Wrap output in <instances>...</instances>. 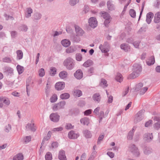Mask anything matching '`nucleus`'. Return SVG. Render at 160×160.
<instances>
[{
  "label": "nucleus",
  "mask_w": 160,
  "mask_h": 160,
  "mask_svg": "<svg viewBox=\"0 0 160 160\" xmlns=\"http://www.w3.org/2000/svg\"><path fill=\"white\" fill-rule=\"evenodd\" d=\"M50 120L54 122H58L60 119V116L57 113H52L49 116Z\"/></svg>",
  "instance_id": "423d86ee"
},
{
  "label": "nucleus",
  "mask_w": 160,
  "mask_h": 160,
  "mask_svg": "<svg viewBox=\"0 0 160 160\" xmlns=\"http://www.w3.org/2000/svg\"><path fill=\"white\" fill-rule=\"evenodd\" d=\"M23 156L21 153H18L13 158V160H23Z\"/></svg>",
  "instance_id": "a878e982"
},
{
  "label": "nucleus",
  "mask_w": 160,
  "mask_h": 160,
  "mask_svg": "<svg viewBox=\"0 0 160 160\" xmlns=\"http://www.w3.org/2000/svg\"><path fill=\"white\" fill-rule=\"evenodd\" d=\"M76 58L78 61H80L82 59V55L80 53H77L76 54Z\"/></svg>",
  "instance_id": "6e6d98bb"
},
{
  "label": "nucleus",
  "mask_w": 160,
  "mask_h": 160,
  "mask_svg": "<svg viewBox=\"0 0 160 160\" xmlns=\"http://www.w3.org/2000/svg\"><path fill=\"white\" fill-rule=\"evenodd\" d=\"M4 69L5 72H7L9 73H13V69L10 67H5L4 68Z\"/></svg>",
  "instance_id": "a18cd8bd"
},
{
  "label": "nucleus",
  "mask_w": 160,
  "mask_h": 160,
  "mask_svg": "<svg viewBox=\"0 0 160 160\" xmlns=\"http://www.w3.org/2000/svg\"><path fill=\"white\" fill-rule=\"evenodd\" d=\"M27 26L25 25H22L20 27V29L21 30L26 32L28 30Z\"/></svg>",
  "instance_id": "4d7b16f0"
},
{
  "label": "nucleus",
  "mask_w": 160,
  "mask_h": 160,
  "mask_svg": "<svg viewBox=\"0 0 160 160\" xmlns=\"http://www.w3.org/2000/svg\"><path fill=\"white\" fill-rule=\"evenodd\" d=\"M26 129L27 130H30L32 131L35 132L36 130V128L34 123H28L26 126Z\"/></svg>",
  "instance_id": "2eb2a0df"
},
{
  "label": "nucleus",
  "mask_w": 160,
  "mask_h": 160,
  "mask_svg": "<svg viewBox=\"0 0 160 160\" xmlns=\"http://www.w3.org/2000/svg\"><path fill=\"white\" fill-rule=\"evenodd\" d=\"M129 14L130 16L133 18H134L136 17V12L133 9H131L129 10Z\"/></svg>",
  "instance_id": "de8ad7c7"
},
{
  "label": "nucleus",
  "mask_w": 160,
  "mask_h": 160,
  "mask_svg": "<svg viewBox=\"0 0 160 160\" xmlns=\"http://www.w3.org/2000/svg\"><path fill=\"white\" fill-rule=\"evenodd\" d=\"M58 99L57 96L56 94H54L50 98V100L51 102L53 103L56 102Z\"/></svg>",
  "instance_id": "79ce46f5"
},
{
  "label": "nucleus",
  "mask_w": 160,
  "mask_h": 160,
  "mask_svg": "<svg viewBox=\"0 0 160 160\" xmlns=\"http://www.w3.org/2000/svg\"><path fill=\"white\" fill-rule=\"evenodd\" d=\"M11 129V126L10 124L6 126L5 129V131L7 132H9Z\"/></svg>",
  "instance_id": "603ef678"
},
{
  "label": "nucleus",
  "mask_w": 160,
  "mask_h": 160,
  "mask_svg": "<svg viewBox=\"0 0 160 160\" xmlns=\"http://www.w3.org/2000/svg\"><path fill=\"white\" fill-rule=\"evenodd\" d=\"M148 88L147 87H145L142 88V89H141L140 92V94H144L146 91L147 90Z\"/></svg>",
  "instance_id": "680f3d73"
},
{
  "label": "nucleus",
  "mask_w": 160,
  "mask_h": 160,
  "mask_svg": "<svg viewBox=\"0 0 160 160\" xmlns=\"http://www.w3.org/2000/svg\"><path fill=\"white\" fill-rule=\"evenodd\" d=\"M2 61L6 63H10L12 61L11 58L8 57H5L2 59Z\"/></svg>",
  "instance_id": "c03bdc74"
},
{
  "label": "nucleus",
  "mask_w": 160,
  "mask_h": 160,
  "mask_svg": "<svg viewBox=\"0 0 160 160\" xmlns=\"http://www.w3.org/2000/svg\"><path fill=\"white\" fill-rule=\"evenodd\" d=\"M145 2H143V3H142V8H141V12H140L139 20L140 19V18L141 17V16L142 14V12H143V9H144V7L145 6Z\"/></svg>",
  "instance_id": "bf43d9fd"
},
{
  "label": "nucleus",
  "mask_w": 160,
  "mask_h": 160,
  "mask_svg": "<svg viewBox=\"0 0 160 160\" xmlns=\"http://www.w3.org/2000/svg\"><path fill=\"white\" fill-rule=\"evenodd\" d=\"M142 70L141 66L139 64H135L133 66V72L128 78L129 79H134L138 77Z\"/></svg>",
  "instance_id": "f257e3e1"
},
{
  "label": "nucleus",
  "mask_w": 160,
  "mask_h": 160,
  "mask_svg": "<svg viewBox=\"0 0 160 160\" xmlns=\"http://www.w3.org/2000/svg\"><path fill=\"white\" fill-rule=\"evenodd\" d=\"M102 84L105 87H107L108 86V84H107V81L104 79H102L101 80V82L100 83V84L102 85Z\"/></svg>",
  "instance_id": "5fc2aeb1"
},
{
  "label": "nucleus",
  "mask_w": 160,
  "mask_h": 160,
  "mask_svg": "<svg viewBox=\"0 0 160 160\" xmlns=\"http://www.w3.org/2000/svg\"><path fill=\"white\" fill-rule=\"evenodd\" d=\"M121 48L125 52H127L130 50V47L129 45L127 43H122L120 45Z\"/></svg>",
  "instance_id": "f3484780"
},
{
  "label": "nucleus",
  "mask_w": 160,
  "mask_h": 160,
  "mask_svg": "<svg viewBox=\"0 0 160 160\" xmlns=\"http://www.w3.org/2000/svg\"><path fill=\"white\" fill-rule=\"evenodd\" d=\"M107 5L108 8L109 10H111L113 9L114 6L110 1H109L107 2Z\"/></svg>",
  "instance_id": "09e8293b"
},
{
  "label": "nucleus",
  "mask_w": 160,
  "mask_h": 160,
  "mask_svg": "<svg viewBox=\"0 0 160 160\" xmlns=\"http://www.w3.org/2000/svg\"><path fill=\"white\" fill-rule=\"evenodd\" d=\"M116 80L119 82H121L123 80V78L122 75L120 73H118L116 77Z\"/></svg>",
  "instance_id": "a19ab883"
},
{
  "label": "nucleus",
  "mask_w": 160,
  "mask_h": 160,
  "mask_svg": "<svg viewBox=\"0 0 160 160\" xmlns=\"http://www.w3.org/2000/svg\"><path fill=\"white\" fill-rule=\"evenodd\" d=\"M79 136L78 134L75 133L73 131H71L68 133V137L70 139H75L77 138Z\"/></svg>",
  "instance_id": "dca6fc26"
},
{
  "label": "nucleus",
  "mask_w": 160,
  "mask_h": 160,
  "mask_svg": "<svg viewBox=\"0 0 160 160\" xmlns=\"http://www.w3.org/2000/svg\"><path fill=\"white\" fill-rule=\"evenodd\" d=\"M0 100L1 102L4 103L7 105H9L10 103V101L9 98L6 97H0Z\"/></svg>",
  "instance_id": "a211bd4d"
},
{
  "label": "nucleus",
  "mask_w": 160,
  "mask_h": 160,
  "mask_svg": "<svg viewBox=\"0 0 160 160\" xmlns=\"http://www.w3.org/2000/svg\"><path fill=\"white\" fill-rule=\"evenodd\" d=\"M153 138L152 133H146L144 135V139L147 142H150Z\"/></svg>",
  "instance_id": "9b49d317"
},
{
  "label": "nucleus",
  "mask_w": 160,
  "mask_h": 160,
  "mask_svg": "<svg viewBox=\"0 0 160 160\" xmlns=\"http://www.w3.org/2000/svg\"><path fill=\"white\" fill-rule=\"evenodd\" d=\"M17 68L19 74L22 73L24 70V68L19 65H17Z\"/></svg>",
  "instance_id": "58836bf2"
},
{
  "label": "nucleus",
  "mask_w": 160,
  "mask_h": 160,
  "mask_svg": "<svg viewBox=\"0 0 160 160\" xmlns=\"http://www.w3.org/2000/svg\"><path fill=\"white\" fill-rule=\"evenodd\" d=\"M62 45L64 47H67L69 46L71 43L69 40L68 39L62 40L61 42Z\"/></svg>",
  "instance_id": "cd10ccee"
},
{
  "label": "nucleus",
  "mask_w": 160,
  "mask_h": 160,
  "mask_svg": "<svg viewBox=\"0 0 160 160\" xmlns=\"http://www.w3.org/2000/svg\"><path fill=\"white\" fill-rule=\"evenodd\" d=\"M109 46V44L108 42H104L103 45L100 44L99 46V48L100 49L102 52L107 53L108 50L107 47Z\"/></svg>",
  "instance_id": "6e6552de"
},
{
  "label": "nucleus",
  "mask_w": 160,
  "mask_h": 160,
  "mask_svg": "<svg viewBox=\"0 0 160 160\" xmlns=\"http://www.w3.org/2000/svg\"><path fill=\"white\" fill-rule=\"evenodd\" d=\"M73 94L75 96L80 97L82 95V93L80 90L74 89L73 90Z\"/></svg>",
  "instance_id": "bb28decb"
},
{
  "label": "nucleus",
  "mask_w": 160,
  "mask_h": 160,
  "mask_svg": "<svg viewBox=\"0 0 160 160\" xmlns=\"http://www.w3.org/2000/svg\"><path fill=\"white\" fill-rule=\"evenodd\" d=\"M78 2V0H69V3L70 5L74 6Z\"/></svg>",
  "instance_id": "3c124183"
},
{
  "label": "nucleus",
  "mask_w": 160,
  "mask_h": 160,
  "mask_svg": "<svg viewBox=\"0 0 160 160\" xmlns=\"http://www.w3.org/2000/svg\"><path fill=\"white\" fill-rule=\"evenodd\" d=\"M153 16V14L152 12H149L147 13V15L146 22L148 23L149 24L151 21V19Z\"/></svg>",
  "instance_id": "412c9836"
},
{
  "label": "nucleus",
  "mask_w": 160,
  "mask_h": 160,
  "mask_svg": "<svg viewBox=\"0 0 160 160\" xmlns=\"http://www.w3.org/2000/svg\"><path fill=\"white\" fill-rule=\"evenodd\" d=\"M147 64L150 66L154 64L155 62V59L154 56L151 57L147 61Z\"/></svg>",
  "instance_id": "c85d7f7f"
},
{
  "label": "nucleus",
  "mask_w": 160,
  "mask_h": 160,
  "mask_svg": "<svg viewBox=\"0 0 160 160\" xmlns=\"http://www.w3.org/2000/svg\"><path fill=\"white\" fill-rule=\"evenodd\" d=\"M104 137V134H102L99 136L98 138V141L97 142V143L98 144H100V141H102Z\"/></svg>",
  "instance_id": "e2e57ef3"
},
{
  "label": "nucleus",
  "mask_w": 160,
  "mask_h": 160,
  "mask_svg": "<svg viewBox=\"0 0 160 160\" xmlns=\"http://www.w3.org/2000/svg\"><path fill=\"white\" fill-rule=\"evenodd\" d=\"M39 75L41 77H43L45 75V72L43 68H42L40 69L39 71Z\"/></svg>",
  "instance_id": "864d4df0"
},
{
  "label": "nucleus",
  "mask_w": 160,
  "mask_h": 160,
  "mask_svg": "<svg viewBox=\"0 0 160 160\" xmlns=\"http://www.w3.org/2000/svg\"><path fill=\"white\" fill-rule=\"evenodd\" d=\"M58 157L60 160H67L65 152L63 150H61L59 152Z\"/></svg>",
  "instance_id": "4468645a"
},
{
  "label": "nucleus",
  "mask_w": 160,
  "mask_h": 160,
  "mask_svg": "<svg viewBox=\"0 0 160 160\" xmlns=\"http://www.w3.org/2000/svg\"><path fill=\"white\" fill-rule=\"evenodd\" d=\"M101 16L105 19H111V17L109 14L107 12H101Z\"/></svg>",
  "instance_id": "c9c22d12"
},
{
  "label": "nucleus",
  "mask_w": 160,
  "mask_h": 160,
  "mask_svg": "<svg viewBox=\"0 0 160 160\" xmlns=\"http://www.w3.org/2000/svg\"><path fill=\"white\" fill-rule=\"evenodd\" d=\"M144 111L141 110L139 111L135 116V118L134 120V122L135 123H137L143 118V113Z\"/></svg>",
  "instance_id": "20e7f679"
},
{
  "label": "nucleus",
  "mask_w": 160,
  "mask_h": 160,
  "mask_svg": "<svg viewBox=\"0 0 160 160\" xmlns=\"http://www.w3.org/2000/svg\"><path fill=\"white\" fill-rule=\"evenodd\" d=\"M101 97L99 93H96L93 94L92 98L94 101L97 102H99L101 100Z\"/></svg>",
  "instance_id": "aec40b11"
},
{
  "label": "nucleus",
  "mask_w": 160,
  "mask_h": 160,
  "mask_svg": "<svg viewBox=\"0 0 160 160\" xmlns=\"http://www.w3.org/2000/svg\"><path fill=\"white\" fill-rule=\"evenodd\" d=\"M70 97V95L68 93H65L60 95V98L62 99H66Z\"/></svg>",
  "instance_id": "e433bc0d"
},
{
  "label": "nucleus",
  "mask_w": 160,
  "mask_h": 160,
  "mask_svg": "<svg viewBox=\"0 0 160 160\" xmlns=\"http://www.w3.org/2000/svg\"><path fill=\"white\" fill-rule=\"evenodd\" d=\"M143 86V84L142 83H139L136 86V90L138 91L141 89V88Z\"/></svg>",
  "instance_id": "8fccbe9b"
},
{
  "label": "nucleus",
  "mask_w": 160,
  "mask_h": 160,
  "mask_svg": "<svg viewBox=\"0 0 160 160\" xmlns=\"http://www.w3.org/2000/svg\"><path fill=\"white\" fill-rule=\"evenodd\" d=\"M65 86V83L63 82H58L55 85V88L58 91L63 89Z\"/></svg>",
  "instance_id": "1a4fd4ad"
},
{
  "label": "nucleus",
  "mask_w": 160,
  "mask_h": 160,
  "mask_svg": "<svg viewBox=\"0 0 160 160\" xmlns=\"http://www.w3.org/2000/svg\"><path fill=\"white\" fill-rule=\"evenodd\" d=\"M16 53L17 54V59L19 60L22 59L23 56V53L21 50H18L17 51Z\"/></svg>",
  "instance_id": "b1692460"
},
{
  "label": "nucleus",
  "mask_w": 160,
  "mask_h": 160,
  "mask_svg": "<svg viewBox=\"0 0 160 160\" xmlns=\"http://www.w3.org/2000/svg\"><path fill=\"white\" fill-rule=\"evenodd\" d=\"M75 30L77 35L78 36H82L84 33V31L78 26L76 25H74Z\"/></svg>",
  "instance_id": "ddd939ff"
},
{
  "label": "nucleus",
  "mask_w": 160,
  "mask_h": 160,
  "mask_svg": "<svg viewBox=\"0 0 160 160\" xmlns=\"http://www.w3.org/2000/svg\"><path fill=\"white\" fill-rule=\"evenodd\" d=\"M74 77L78 79H81L83 77V73L80 69L77 70L74 74Z\"/></svg>",
  "instance_id": "f8f14e48"
},
{
  "label": "nucleus",
  "mask_w": 160,
  "mask_h": 160,
  "mask_svg": "<svg viewBox=\"0 0 160 160\" xmlns=\"http://www.w3.org/2000/svg\"><path fill=\"white\" fill-rule=\"evenodd\" d=\"M57 69L54 67H51L50 68V73L51 76H54L56 73Z\"/></svg>",
  "instance_id": "f704fd0d"
},
{
  "label": "nucleus",
  "mask_w": 160,
  "mask_h": 160,
  "mask_svg": "<svg viewBox=\"0 0 160 160\" xmlns=\"http://www.w3.org/2000/svg\"><path fill=\"white\" fill-rule=\"evenodd\" d=\"M84 136L87 138H90L92 137V134L90 131L86 130L83 131Z\"/></svg>",
  "instance_id": "473e14b6"
},
{
  "label": "nucleus",
  "mask_w": 160,
  "mask_h": 160,
  "mask_svg": "<svg viewBox=\"0 0 160 160\" xmlns=\"http://www.w3.org/2000/svg\"><path fill=\"white\" fill-rule=\"evenodd\" d=\"M27 13L26 14V17L27 18H29L31 16V14L32 12V9L30 8H27L26 9Z\"/></svg>",
  "instance_id": "72a5a7b5"
},
{
  "label": "nucleus",
  "mask_w": 160,
  "mask_h": 160,
  "mask_svg": "<svg viewBox=\"0 0 160 160\" xmlns=\"http://www.w3.org/2000/svg\"><path fill=\"white\" fill-rule=\"evenodd\" d=\"M31 137L30 136H26L25 138L24 142L26 143L28 142L31 141Z\"/></svg>",
  "instance_id": "13d9d810"
},
{
  "label": "nucleus",
  "mask_w": 160,
  "mask_h": 160,
  "mask_svg": "<svg viewBox=\"0 0 160 160\" xmlns=\"http://www.w3.org/2000/svg\"><path fill=\"white\" fill-rule=\"evenodd\" d=\"M59 75L61 78L64 79L67 77L68 73L66 71H63L61 72Z\"/></svg>",
  "instance_id": "2f4dec72"
},
{
  "label": "nucleus",
  "mask_w": 160,
  "mask_h": 160,
  "mask_svg": "<svg viewBox=\"0 0 160 160\" xmlns=\"http://www.w3.org/2000/svg\"><path fill=\"white\" fill-rule=\"evenodd\" d=\"M74 49L71 47L67 48L66 50V52L68 53H72L74 52Z\"/></svg>",
  "instance_id": "052dcab7"
},
{
  "label": "nucleus",
  "mask_w": 160,
  "mask_h": 160,
  "mask_svg": "<svg viewBox=\"0 0 160 160\" xmlns=\"http://www.w3.org/2000/svg\"><path fill=\"white\" fill-rule=\"evenodd\" d=\"M81 124L83 125H88L89 123V120L87 118H82L80 121Z\"/></svg>",
  "instance_id": "5701e85b"
},
{
  "label": "nucleus",
  "mask_w": 160,
  "mask_h": 160,
  "mask_svg": "<svg viewBox=\"0 0 160 160\" xmlns=\"http://www.w3.org/2000/svg\"><path fill=\"white\" fill-rule=\"evenodd\" d=\"M92 64V61L90 59H88L83 64V66L87 68L91 66Z\"/></svg>",
  "instance_id": "7c9ffc66"
},
{
  "label": "nucleus",
  "mask_w": 160,
  "mask_h": 160,
  "mask_svg": "<svg viewBox=\"0 0 160 160\" xmlns=\"http://www.w3.org/2000/svg\"><path fill=\"white\" fill-rule=\"evenodd\" d=\"M104 118V112L102 111H101L99 113L98 118H99V123H100L102 121V118Z\"/></svg>",
  "instance_id": "49530a36"
},
{
  "label": "nucleus",
  "mask_w": 160,
  "mask_h": 160,
  "mask_svg": "<svg viewBox=\"0 0 160 160\" xmlns=\"http://www.w3.org/2000/svg\"><path fill=\"white\" fill-rule=\"evenodd\" d=\"M73 126H72L70 123L67 124L65 126V128L67 129H70L73 128Z\"/></svg>",
  "instance_id": "0e129e2a"
},
{
  "label": "nucleus",
  "mask_w": 160,
  "mask_h": 160,
  "mask_svg": "<svg viewBox=\"0 0 160 160\" xmlns=\"http://www.w3.org/2000/svg\"><path fill=\"white\" fill-rule=\"evenodd\" d=\"M88 23L89 26L93 28H96L98 25L97 20L94 17H91L89 19Z\"/></svg>",
  "instance_id": "0eeeda50"
},
{
  "label": "nucleus",
  "mask_w": 160,
  "mask_h": 160,
  "mask_svg": "<svg viewBox=\"0 0 160 160\" xmlns=\"http://www.w3.org/2000/svg\"><path fill=\"white\" fill-rule=\"evenodd\" d=\"M42 17V15L40 13L38 12H35L33 16V20H37L40 19Z\"/></svg>",
  "instance_id": "4be33fe9"
},
{
  "label": "nucleus",
  "mask_w": 160,
  "mask_h": 160,
  "mask_svg": "<svg viewBox=\"0 0 160 160\" xmlns=\"http://www.w3.org/2000/svg\"><path fill=\"white\" fill-rule=\"evenodd\" d=\"M71 39L73 42H78L80 40V38L78 35L73 36L71 37Z\"/></svg>",
  "instance_id": "4c0bfd02"
},
{
  "label": "nucleus",
  "mask_w": 160,
  "mask_h": 160,
  "mask_svg": "<svg viewBox=\"0 0 160 160\" xmlns=\"http://www.w3.org/2000/svg\"><path fill=\"white\" fill-rule=\"evenodd\" d=\"M65 104V101H62L57 103L55 104L53 106L52 109L53 111H57L60 109L64 108Z\"/></svg>",
  "instance_id": "7ed1b4c3"
},
{
  "label": "nucleus",
  "mask_w": 160,
  "mask_h": 160,
  "mask_svg": "<svg viewBox=\"0 0 160 160\" xmlns=\"http://www.w3.org/2000/svg\"><path fill=\"white\" fill-rule=\"evenodd\" d=\"M134 127L132 128V130H131L128 133L127 136V138L128 140H132L133 138V134L135 130L134 129Z\"/></svg>",
  "instance_id": "393cba45"
},
{
  "label": "nucleus",
  "mask_w": 160,
  "mask_h": 160,
  "mask_svg": "<svg viewBox=\"0 0 160 160\" xmlns=\"http://www.w3.org/2000/svg\"><path fill=\"white\" fill-rule=\"evenodd\" d=\"M97 153L96 151H93L88 160H93L95 158Z\"/></svg>",
  "instance_id": "37998d69"
},
{
  "label": "nucleus",
  "mask_w": 160,
  "mask_h": 160,
  "mask_svg": "<svg viewBox=\"0 0 160 160\" xmlns=\"http://www.w3.org/2000/svg\"><path fill=\"white\" fill-rule=\"evenodd\" d=\"M144 154L146 155L150 154L152 152V149L148 147H146L143 149Z\"/></svg>",
  "instance_id": "6ab92c4d"
},
{
  "label": "nucleus",
  "mask_w": 160,
  "mask_h": 160,
  "mask_svg": "<svg viewBox=\"0 0 160 160\" xmlns=\"http://www.w3.org/2000/svg\"><path fill=\"white\" fill-rule=\"evenodd\" d=\"M154 22L156 23H158L160 22V12H158L155 14Z\"/></svg>",
  "instance_id": "c756f323"
},
{
  "label": "nucleus",
  "mask_w": 160,
  "mask_h": 160,
  "mask_svg": "<svg viewBox=\"0 0 160 160\" xmlns=\"http://www.w3.org/2000/svg\"><path fill=\"white\" fill-rule=\"evenodd\" d=\"M111 21V19H105L104 22V23L106 27H108V24L110 23Z\"/></svg>",
  "instance_id": "338daca9"
},
{
  "label": "nucleus",
  "mask_w": 160,
  "mask_h": 160,
  "mask_svg": "<svg viewBox=\"0 0 160 160\" xmlns=\"http://www.w3.org/2000/svg\"><path fill=\"white\" fill-rule=\"evenodd\" d=\"M153 120L155 121H157L153 124V127L155 129L158 130L160 128V117H155Z\"/></svg>",
  "instance_id": "9d476101"
},
{
  "label": "nucleus",
  "mask_w": 160,
  "mask_h": 160,
  "mask_svg": "<svg viewBox=\"0 0 160 160\" xmlns=\"http://www.w3.org/2000/svg\"><path fill=\"white\" fill-rule=\"evenodd\" d=\"M46 160H52V153L49 152H47L45 155Z\"/></svg>",
  "instance_id": "ea45409f"
},
{
  "label": "nucleus",
  "mask_w": 160,
  "mask_h": 160,
  "mask_svg": "<svg viewBox=\"0 0 160 160\" xmlns=\"http://www.w3.org/2000/svg\"><path fill=\"white\" fill-rule=\"evenodd\" d=\"M63 65L67 69L71 70L74 68L75 62L72 58L70 57H68L64 61Z\"/></svg>",
  "instance_id": "f03ea898"
},
{
  "label": "nucleus",
  "mask_w": 160,
  "mask_h": 160,
  "mask_svg": "<svg viewBox=\"0 0 160 160\" xmlns=\"http://www.w3.org/2000/svg\"><path fill=\"white\" fill-rule=\"evenodd\" d=\"M129 150L132 154L138 157L140 155L138 148L134 144H130L129 147Z\"/></svg>",
  "instance_id": "39448f33"
},
{
  "label": "nucleus",
  "mask_w": 160,
  "mask_h": 160,
  "mask_svg": "<svg viewBox=\"0 0 160 160\" xmlns=\"http://www.w3.org/2000/svg\"><path fill=\"white\" fill-rule=\"evenodd\" d=\"M63 128L62 127H59L57 128H54L53 131L54 132L56 131H60L63 130Z\"/></svg>",
  "instance_id": "774afa93"
},
{
  "label": "nucleus",
  "mask_w": 160,
  "mask_h": 160,
  "mask_svg": "<svg viewBox=\"0 0 160 160\" xmlns=\"http://www.w3.org/2000/svg\"><path fill=\"white\" fill-rule=\"evenodd\" d=\"M92 112V110L91 109H88L86 110L84 112V114L86 116H88Z\"/></svg>",
  "instance_id": "69168bd1"
}]
</instances>
